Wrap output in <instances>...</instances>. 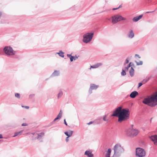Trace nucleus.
<instances>
[{
	"mask_svg": "<svg viewBox=\"0 0 157 157\" xmlns=\"http://www.w3.org/2000/svg\"><path fill=\"white\" fill-rule=\"evenodd\" d=\"M125 70L124 69H122V71L121 73V75L122 76H124L126 75Z\"/></svg>",
	"mask_w": 157,
	"mask_h": 157,
	"instance_id": "393cba45",
	"label": "nucleus"
},
{
	"mask_svg": "<svg viewBox=\"0 0 157 157\" xmlns=\"http://www.w3.org/2000/svg\"><path fill=\"white\" fill-rule=\"evenodd\" d=\"M134 36V33L133 31L131 29L128 34V37L130 38H132Z\"/></svg>",
	"mask_w": 157,
	"mask_h": 157,
	"instance_id": "a211bd4d",
	"label": "nucleus"
},
{
	"mask_svg": "<svg viewBox=\"0 0 157 157\" xmlns=\"http://www.w3.org/2000/svg\"><path fill=\"white\" fill-rule=\"evenodd\" d=\"M64 124L67 126V124L66 121V120L65 119H64Z\"/></svg>",
	"mask_w": 157,
	"mask_h": 157,
	"instance_id": "4c0bfd02",
	"label": "nucleus"
},
{
	"mask_svg": "<svg viewBox=\"0 0 157 157\" xmlns=\"http://www.w3.org/2000/svg\"><path fill=\"white\" fill-rule=\"evenodd\" d=\"M130 67H132L134 65V64L130 62L128 64Z\"/></svg>",
	"mask_w": 157,
	"mask_h": 157,
	"instance_id": "58836bf2",
	"label": "nucleus"
},
{
	"mask_svg": "<svg viewBox=\"0 0 157 157\" xmlns=\"http://www.w3.org/2000/svg\"><path fill=\"white\" fill-rule=\"evenodd\" d=\"M73 133V131L70 130L69 131L65 132L64 133L67 136H68V137H70L71 136Z\"/></svg>",
	"mask_w": 157,
	"mask_h": 157,
	"instance_id": "dca6fc26",
	"label": "nucleus"
},
{
	"mask_svg": "<svg viewBox=\"0 0 157 157\" xmlns=\"http://www.w3.org/2000/svg\"><path fill=\"white\" fill-rule=\"evenodd\" d=\"M93 32H89L85 34L83 36L82 41L83 42L87 44L91 41L94 36Z\"/></svg>",
	"mask_w": 157,
	"mask_h": 157,
	"instance_id": "20e7f679",
	"label": "nucleus"
},
{
	"mask_svg": "<svg viewBox=\"0 0 157 157\" xmlns=\"http://www.w3.org/2000/svg\"><path fill=\"white\" fill-rule=\"evenodd\" d=\"M129 58H127L125 60V63H126L127 64H128L129 63Z\"/></svg>",
	"mask_w": 157,
	"mask_h": 157,
	"instance_id": "473e14b6",
	"label": "nucleus"
},
{
	"mask_svg": "<svg viewBox=\"0 0 157 157\" xmlns=\"http://www.w3.org/2000/svg\"><path fill=\"white\" fill-rule=\"evenodd\" d=\"M129 116L130 111L128 109H122L121 106H119L113 111L111 117H118V121L121 123L123 121L127 120L129 118Z\"/></svg>",
	"mask_w": 157,
	"mask_h": 157,
	"instance_id": "f257e3e1",
	"label": "nucleus"
},
{
	"mask_svg": "<svg viewBox=\"0 0 157 157\" xmlns=\"http://www.w3.org/2000/svg\"><path fill=\"white\" fill-rule=\"evenodd\" d=\"M101 118H102V117H98V118L97 119V120H98L100 121V120L101 119Z\"/></svg>",
	"mask_w": 157,
	"mask_h": 157,
	"instance_id": "49530a36",
	"label": "nucleus"
},
{
	"mask_svg": "<svg viewBox=\"0 0 157 157\" xmlns=\"http://www.w3.org/2000/svg\"><path fill=\"white\" fill-rule=\"evenodd\" d=\"M149 138L154 143V144L157 145V135H155L149 136Z\"/></svg>",
	"mask_w": 157,
	"mask_h": 157,
	"instance_id": "9d476101",
	"label": "nucleus"
},
{
	"mask_svg": "<svg viewBox=\"0 0 157 157\" xmlns=\"http://www.w3.org/2000/svg\"><path fill=\"white\" fill-rule=\"evenodd\" d=\"M143 14L139 15L137 16L134 17L132 20L134 22H137L139 20H140L143 16Z\"/></svg>",
	"mask_w": 157,
	"mask_h": 157,
	"instance_id": "ddd939ff",
	"label": "nucleus"
},
{
	"mask_svg": "<svg viewBox=\"0 0 157 157\" xmlns=\"http://www.w3.org/2000/svg\"><path fill=\"white\" fill-rule=\"evenodd\" d=\"M69 137H68V136H67V137L66 138V141L67 142L69 140Z\"/></svg>",
	"mask_w": 157,
	"mask_h": 157,
	"instance_id": "a18cd8bd",
	"label": "nucleus"
},
{
	"mask_svg": "<svg viewBox=\"0 0 157 157\" xmlns=\"http://www.w3.org/2000/svg\"><path fill=\"white\" fill-rule=\"evenodd\" d=\"M139 94L138 92L136 91H134L132 92L130 94V97L132 98H135Z\"/></svg>",
	"mask_w": 157,
	"mask_h": 157,
	"instance_id": "9b49d317",
	"label": "nucleus"
},
{
	"mask_svg": "<svg viewBox=\"0 0 157 157\" xmlns=\"http://www.w3.org/2000/svg\"><path fill=\"white\" fill-rule=\"evenodd\" d=\"M3 138L2 135V134H0V139Z\"/></svg>",
	"mask_w": 157,
	"mask_h": 157,
	"instance_id": "8fccbe9b",
	"label": "nucleus"
},
{
	"mask_svg": "<svg viewBox=\"0 0 157 157\" xmlns=\"http://www.w3.org/2000/svg\"><path fill=\"white\" fill-rule=\"evenodd\" d=\"M63 95V92L61 90L59 91V92L58 94L57 95V97L58 99H59V98H61Z\"/></svg>",
	"mask_w": 157,
	"mask_h": 157,
	"instance_id": "5701e85b",
	"label": "nucleus"
},
{
	"mask_svg": "<svg viewBox=\"0 0 157 157\" xmlns=\"http://www.w3.org/2000/svg\"><path fill=\"white\" fill-rule=\"evenodd\" d=\"M142 102L144 104L150 105V103L153 102L151 105L152 107H154L157 105V91L155 94L153 95L147 96L143 100Z\"/></svg>",
	"mask_w": 157,
	"mask_h": 157,
	"instance_id": "f03ea898",
	"label": "nucleus"
},
{
	"mask_svg": "<svg viewBox=\"0 0 157 157\" xmlns=\"http://www.w3.org/2000/svg\"><path fill=\"white\" fill-rule=\"evenodd\" d=\"M136 65L137 66L142 65L143 63V62L142 61H140L139 62H137L136 61Z\"/></svg>",
	"mask_w": 157,
	"mask_h": 157,
	"instance_id": "a878e982",
	"label": "nucleus"
},
{
	"mask_svg": "<svg viewBox=\"0 0 157 157\" xmlns=\"http://www.w3.org/2000/svg\"><path fill=\"white\" fill-rule=\"evenodd\" d=\"M107 116V115H105L104 116H103V120L105 121H108V119H106V117Z\"/></svg>",
	"mask_w": 157,
	"mask_h": 157,
	"instance_id": "c756f323",
	"label": "nucleus"
},
{
	"mask_svg": "<svg viewBox=\"0 0 157 157\" xmlns=\"http://www.w3.org/2000/svg\"><path fill=\"white\" fill-rule=\"evenodd\" d=\"M96 66L98 68L99 67L101 66L102 65V63H98L96 64Z\"/></svg>",
	"mask_w": 157,
	"mask_h": 157,
	"instance_id": "c85d7f7f",
	"label": "nucleus"
},
{
	"mask_svg": "<svg viewBox=\"0 0 157 157\" xmlns=\"http://www.w3.org/2000/svg\"><path fill=\"white\" fill-rule=\"evenodd\" d=\"M3 50L6 54L8 56L14 55L16 53V51H14L10 46H6Z\"/></svg>",
	"mask_w": 157,
	"mask_h": 157,
	"instance_id": "39448f33",
	"label": "nucleus"
},
{
	"mask_svg": "<svg viewBox=\"0 0 157 157\" xmlns=\"http://www.w3.org/2000/svg\"><path fill=\"white\" fill-rule=\"evenodd\" d=\"M143 83L142 82H140L138 83V86L137 87L138 88H139L140 87H141L143 85Z\"/></svg>",
	"mask_w": 157,
	"mask_h": 157,
	"instance_id": "2f4dec72",
	"label": "nucleus"
},
{
	"mask_svg": "<svg viewBox=\"0 0 157 157\" xmlns=\"http://www.w3.org/2000/svg\"><path fill=\"white\" fill-rule=\"evenodd\" d=\"M135 56H137L139 58H140V56L138 55L137 54H135Z\"/></svg>",
	"mask_w": 157,
	"mask_h": 157,
	"instance_id": "09e8293b",
	"label": "nucleus"
},
{
	"mask_svg": "<svg viewBox=\"0 0 157 157\" xmlns=\"http://www.w3.org/2000/svg\"><path fill=\"white\" fill-rule=\"evenodd\" d=\"M23 130H21L20 131L15 132L14 134V135L13 136V137H15L17 136L18 135H21L22 132H23Z\"/></svg>",
	"mask_w": 157,
	"mask_h": 157,
	"instance_id": "412c9836",
	"label": "nucleus"
},
{
	"mask_svg": "<svg viewBox=\"0 0 157 157\" xmlns=\"http://www.w3.org/2000/svg\"><path fill=\"white\" fill-rule=\"evenodd\" d=\"M62 112L61 110H60L59 114L58 115L56 118H55L53 120V122H55L58 119H59L62 117Z\"/></svg>",
	"mask_w": 157,
	"mask_h": 157,
	"instance_id": "f3484780",
	"label": "nucleus"
},
{
	"mask_svg": "<svg viewBox=\"0 0 157 157\" xmlns=\"http://www.w3.org/2000/svg\"><path fill=\"white\" fill-rule=\"evenodd\" d=\"M56 54H58L59 56H60L62 58L64 57V52H63L62 50L59 51V52L56 53Z\"/></svg>",
	"mask_w": 157,
	"mask_h": 157,
	"instance_id": "aec40b11",
	"label": "nucleus"
},
{
	"mask_svg": "<svg viewBox=\"0 0 157 157\" xmlns=\"http://www.w3.org/2000/svg\"><path fill=\"white\" fill-rule=\"evenodd\" d=\"M37 139H38L40 137H42L44 136V132H41L40 133L37 134Z\"/></svg>",
	"mask_w": 157,
	"mask_h": 157,
	"instance_id": "4be33fe9",
	"label": "nucleus"
},
{
	"mask_svg": "<svg viewBox=\"0 0 157 157\" xmlns=\"http://www.w3.org/2000/svg\"><path fill=\"white\" fill-rule=\"evenodd\" d=\"M112 22L113 24H115L117 23L118 22L121 21H124L126 20V19L123 17L121 16L116 14L112 17Z\"/></svg>",
	"mask_w": 157,
	"mask_h": 157,
	"instance_id": "423d86ee",
	"label": "nucleus"
},
{
	"mask_svg": "<svg viewBox=\"0 0 157 157\" xmlns=\"http://www.w3.org/2000/svg\"><path fill=\"white\" fill-rule=\"evenodd\" d=\"M94 124V121H90V122L89 123H87V124L88 125H90L91 124Z\"/></svg>",
	"mask_w": 157,
	"mask_h": 157,
	"instance_id": "ea45409f",
	"label": "nucleus"
},
{
	"mask_svg": "<svg viewBox=\"0 0 157 157\" xmlns=\"http://www.w3.org/2000/svg\"><path fill=\"white\" fill-rule=\"evenodd\" d=\"M111 151H112L111 149L110 148H109L108 149L106 153L111 155Z\"/></svg>",
	"mask_w": 157,
	"mask_h": 157,
	"instance_id": "cd10ccee",
	"label": "nucleus"
},
{
	"mask_svg": "<svg viewBox=\"0 0 157 157\" xmlns=\"http://www.w3.org/2000/svg\"><path fill=\"white\" fill-rule=\"evenodd\" d=\"M114 154L112 157H119L124 151V149L119 144H116L113 147Z\"/></svg>",
	"mask_w": 157,
	"mask_h": 157,
	"instance_id": "7ed1b4c3",
	"label": "nucleus"
},
{
	"mask_svg": "<svg viewBox=\"0 0 157 157\" xmlns=\"http://www.w3.org/2000/svg\"><path fill=\"white\" fill-rule=\"evenodd\" d=\"M129 67H124V69L126 71H128V70Z\"/></svg>",
	"mask_w": 157,
	"mask_h": 157,
	"instance_id": "a19ab883",
	"label": "nucleus"
},
{
	"mask_svg": "<svg viewBox=\"0 0 157 157\" xmlns=\"http://www.w3.org/2000/svg\"><path fill=\"white\" fill-rule=\"evenodd\" d=\"M137 130L132 128L127 130L126 133L127 135L130 137H133L136 136L138 133Z\"/></svg>",
	"mask_w": 157,
	"mask_h": 157,
	"instance_id": "0eeeda50",
	"label": "nucleus"
},
{
	"mask_svg": "<svg viewBox=\"0 0 157 157\" xmlns=\"http://www.w3.org/2000/svg\"><path fill=\"white\" fill-rule=\"evenodd\" d=\"M110 155L106 153L105 156V157H110Z\"/></svg>",
	"mask_w": 157,
	"mask_h": 157,
	"instance_id": "79ce46f5",
	"label": "nucleus"
},
{
	"mask_svg": "<svg viewBox=\"0 0 157 157\" xmlns=\"http://www.w3.org/2000/svg\"><path fill=\"white\" fill-rule=\"evenodd\" d=\"M67 56L68 57H69V58H70V57H71L72 56L71 54H67Z\"/></svg>",
	"mask_w": 157,
	"mask_h": 157,
	"instance_id": "37998d69",
	"label": "nucleus"
},
{
	"mask_svg": "<svg viewBox=\"0 0 157 157\" xmlns=\"http://www.w3.org/2000/svg\"><path fill=\"white\" fill-rule=\"evenodd\" d=\"M152 119V118H151V120H150V121H151V120Z\"/></svg>",
	"mask_w": 157,
	"mask_h": 157,
	"instance_id": "5fc2aeb1",
	"label": "nucleus"
},
{
	"mask_svg": "<svg viewBox=\"0 0 157 157\" xmlns=\"http://www.w3.org/2000/svg\"><path fill=\"white\" fill-rule=\"evenodd\" d=\"M99 87V85H96L94 84H90V87L89 90V93L90 94L92 93L93 90H96Z\"/></svg>",
	"mask_w": 157,
	"mask_h": 157,
	"instance_id": "1a4fd4ad",
	"label": "nucleus"
},
{
	"mask_svg": "<svg viewBox=\"0 0 157 157\" xmlns=\"http://www.w3.org/2000/svg\"><path fill=\"white\" fill-rule=\"evenodd\" d=\"M127 67H128L129 68V67H131L128 64L127 65Z\"/></svg>",
	"mask_w": 157,
	"mask_h": 157,
	"instance_id": "864d4df0",
	"label": "nucleus"
},
{
	"mask_svg": "<svg viewBox=\"0 0 157 157\" xmlns=\"http://www.w3.org/2000/svg\"><path fill=\"white\" fill-rule=\"evenodd\" d=\"M70 61L71 62H72L74 60V56H72L70 57Z\"/></svg>",
	"mask_w": 157,
	"mask_h": 157,
	"instance_id": "72a5a7b5",
	"label": "nucleus"
},
{
	"mask_svg": "<svg viewBox=\"0 0 157 157\" xmlns=\"http://www.w3.org/2000/svg\"><path fill=\"white\" fill-rule=\"evenodd\" d=\"M126 64L127 63H125L124 62V66H125Z\"/></svg>",
	"mask_w": 157,
	"mask_h": 157,
	"instance_id": "603ef678",
	"label": "nucleus"
},
{
	"mask_svg": "<svg viewBox=\"0 0 157 157\" xmlns=\"http://www.w3.org/2000/svg\"><path fill=\"white\" fill-rule=\"evenodd\" d=\"M52 125V124H51V125H50V126H51V125Z\"/></svg>",
	"mask_w": 157,
	"mask_h": 157,
	"instance_id": "6e6d98bb",
	"label": "nucleus"
},
{
	"mask_svg": "<svg viewBox=\"0 0 157 157\" xmlns=\"http://www.w3.org/2000/svg\"><path fill=\"white\" fill-rule=\"evenodd\" d=\"M33 96V95H32V94H30L29 95V98H32V97Z\"/></svg>",
	"mask_w": 157,
	"mask_h": 157,
	"instance_id": "3c124183",
	"label": "nucleus"
},
{
	"mask_svg": "<svg viewBox=\"0 0 157 157\" xmlns=\"http://www.w3.org/2000/svg\"><path fill=\"white\" fill-rule=\"evenodd\" d=\"M155 11V10H154V11H149V12H146V13H153V12H154Z\"/></svg>",
	"mask_w": 157,
	"mask_h": 157,
	"instance_id": "de8ad7c7",
	"label": "nucleus"
},
{
	"mask_svg": "<svg viewBox=\"0 0 157 157\" xmlns=\"http://www.w3.org/2000/svg\"><path fill=\"white\" fill-rule=\"evenodd\" d=\"M60 75V72L59 71L55 70L52 73L51 76L52 77L59 76Z\"/></svg>",
	"mask_w": 157,
	"mask_h": 157,
	"instance_id": "2eb2a0df",
	"label": "nucleus"
},
{
	"mask_svg": "<svg viewBox=\"0 0 157 157\" xmlns=\"http://www.w3.org/2000/svg\"><path fill=\"white\" fill-rule=\"evenodd\" d=\"M93 121H94V125L99 124L101 123L100 121L98 120L97 119Z\"/></svg>",
	"mask_w": 157,
	"mask_h": 157,
	"instance_id": "b1692460",
	"label": "nucleus"
},
{
	"mask_svg": "<svg viewBox=\"0 0 157 157\" xmlns=\"http://www.w3.org/2000/svg\"><path fill=\"white\" fill-rule=\"evenodd\" d=\"M152 75L148 77H147L145 79H144L142 81L143 84L147 82L150 79L153 78Z\"/></svg>",
	"mask_w": 157,
	"mask_h": 157,
	"instance_id": "4468645a",
	"label": "nucleus"
},
{
	"mask_svg": "<svg viewBox=\"0 0 157 157\" xmlns=\"http://www.w3.org/2000/svg\"><path fill=\"white\" fill-rule=\"evenodd\" d=\"M130 76L132 77L134 74V70L132 67H131L129 71Z\"/></svg>",
	"mask_w": 157,
	"mask_h": 157,
	"instance_id": "6ab92c4d",
	"label": "nucleus"
},
{
	"mask_svg": "<svg viewBox=\"0 0 157 157\" xmlns=\"http://www.w3.org/2000/svg\"><path fill=\"white\" fill-rule=\"evenodd\" d=\"M27 125L28 124L25 123H23L21 124V126H27Z\"/></svg>",
	"mask_w": 157,
	"mask_h": 157,
	"instance_id": "e433bc0d",
	"label": "nucleus"
},
{
	"mask_svg": "<svg viewBox=\"0 0 157 157\" xmlns=\"http://www.w3.org/2000/svg\"><path fill=\"white\" fill-rule=\"evenodd\" d=\"M122 5H120L118 7H117V8H113L112 10H117V9H119V8H120L121 7H122Z\"/></svg>",
	"mask_w": 157,
	"mask_h": 157,
	"instance_id": "7c9ffc66",
	"label": "nucleus"
},
{
	"mask_svg": "<svg viewBox=\"0 0 157 157\" xmlns=\"http://www.w3.org/2000/svg\"><path fill=\"white\" fill-rule=\"evenodd\" d=\"M146 155L144 150L140 147H138L136 150V155L138 157H143Z\"/></svg>",
	"mask_w": 157,
	"mask_h": 157,
	"instance_id": "6e6552de",
	"label": "nucleus"
},
{
	"mask_svg": "<svg viewBox=\"0 0 157 157\" xmlns=\"http://www.w3.org/2000/svg\"><path fill=\"white\" fill-rule=\"evenodd\" d=\"M97 68L96 66V64H94V65L91 66V67H90V68Z\"/></svg>",
	"mask_w": 157,
	"mask_h": 157,
	"instance_id": "f704fd0d",
	"label": "nucleus"
},
{
	"mask_svg": "<svg viewBox=\"0 0 157 157\" xmlns=\"http://www.w3.org/2000/svg\"><path fill=\"white\" fill-rule=\"evenodd\" d=\"M84 155H86L88 157H93L94 155L90 150H86L84 153Z\"/></svg>",
	"mask_w": 157,
	"mask_h": 157,
	"instance_id": "f8f14e48",
	"label": "nucleus"
},
{
	"mask_svg": "<svg viewBox=\"0 0 157 157\" xmlns=\"http://www.w3.org/2000/svg\"><path fill=\"white\" fill-rule=\"evenodd\" d=\"M15 96L18 99L20 98V94L18 93H16L15 94Z\"/></svg>",
	"mask_w": 157,
	"mask_h": 157,
	"instance_id": "bb28decb",
	"label": "nucleus"
},
{
	"mask_svg": "<svg viewBox=\"0 0 157 157\" xmlns=\"http://www.w3.org/2000/svg\"><path fill=\"white\" fill-rule=\"evenodd\" d=\"M78 56H77L76 55H75V56H74V60H75L76 59L78 58Z\"/></svg>",
	"mask_w": 157,
	"mask_h": 157,
	"instance_id": "c03bdc74",
	"label": "nucleus"
},
{
	"mask_svg": "<svg viewBox=\"0 0 157 157\" xmlns=\"http://www.w3.org/2000/svg\"><path fill=\"white\" fill-rule=\"evenodd\" d=\"M23 108H24L25 109H29V107L28 106H23V105H22L21 106Z\"/></svg>",
	"mask_w": 157,
	"mask_h": 157,
	"instance_id": "c9c22d12",
	"label": "nucleus"
}]
</instances>
